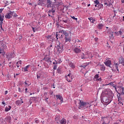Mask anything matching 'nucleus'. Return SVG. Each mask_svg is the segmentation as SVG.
<instances>
[{
	"label": "nucleus",
	"mask_w": 124,
	"mask_h": 124,
	"mask_svg": "<svg viewBox=\"0 0 124 124\" xmlns=\"http://www.w3.org/2000/svg\"><path fill=\"white\" fill-rule=\"evenodd\" d=\"M98 7L99 8V9H101V8H103V4H99Z\"/></svg>",
	"instance_id": "obj_34"
},
{
	"label": "nucleus",
	"mask_w": 124,
	"mask_h": 124,
	"mask_svg": "<svg viewBox=\"0 0 124 124\" xmlns=\"http://www.w3.org/2000/svg\"><path fill=\"white\" fill-rule=\"evenodd\" d=\"M98 66L100 67V70L102 71H104V70H105V66H104V64H98Z\"/></svg>",
	"instance_id": "obj_15"
},
{
	"label": "nucleus",
	"mask_w": 124,
	"mask_h": 124,
	"mask_svg": "<svg viewBox=\"0 0 124 124\" xmlns=\"http://www.w3.org/2000/svg\"><path fill=\"white\" fill-rule=\"evenodd\" d=\"M50 94H53V92H50Z\"/></svg>",
	"instance_id": "obj_61"
},
{
	"label": "nucleus",
	"mask_w": 124,
	"mask_h": 124,
	"mask_svg": "<svg viewBox=\"0 0 124 124\" xmlns=\"http://www.w3.org/2000/svg\"><path fill=\"white\" fill-rule=\"evenodd\" d=\"M122 2L124 3V0H122Z\"/></svg>",
	"instance_id": "obj_63"
},
{
	"label": "nucleus",
	"mask_w": 124,
	"mask_h": 124,
	"mask_svg": "<svg viewBox=\"0 0 124 124\" xmlns=\"http://www.w3.org/2000/svg\"><path fill=\"white\" fill-rule=\"evenodd\" d=\"M101 3L104 2V5H106V6H108L110 7V6H112V1L111 0H100Z\"/></svg>",
	"instance_id": "obj_5"
},
{
	"label": "nucleus",
	"mask_w": 124,
	"mask_h": 124,
	"mask_svg": "<svg viewBox=\"0 0 124 124\" xmlns=\"http://www.w3.org/2000/svg\"><path fill=\"white\" fill-rule=\"evenodd\" d=\"M63 22H64L65 23H68V20L66 19V20H63Z\"/></svg>",
	"instance_id": "obj_49"
},
{
	"label": "nucleus",
	"mask_w": 124,
	"mask_h": 124,
	"mask_svg": "<svg viewBox=\"0 0 124 124\" xmlns=\"http://www.w3.org/2000/svg\"><path fill=\"white\" fill-rule=\"evenodd\" d=\"M56 97L57 98V99L61 100V103H62V102H63V100L62 99V97L61 95H57Z\"/></svg>",
	"instance_id": "obj_19"
},
{
	"label": "nucleus",
	"mask_w": 124,
	"mask_h": 124,
	"mask_svg": "<svg viewBox=\"0 0 124 124\" xmlns=\"http://www.w3.org/2000/svg\"><path fill=\"white\" fill-rule=\"evenodd\" d=\"M113 33H114L113 32H110V34L111 35L109 36V38H110V39H114V35L113 34Z\"/></svg>",
	"instance_id": "obj_32"
},
{
	"label": "nucleus",
	"mask_w": 124,
	"mask_h": 124,
	"mask_svg": "<svg viewBox=\"0 0 124 124\" xmlns=\"http://www.w3.org/2000/svg\"><path fill=\"white\" fill-rule=\"evenodd\" d=\"M63 31H59V32L56 33V38L57 39H62V33H63Z\"/></svg>",
	"instance_id": "obj_7"
},
{
	"label": "nucleus",
	"mask_w": 124,
	"mask_h": 124,
	"mask_svg": "<svg viewBox=\"0 0 124 124\" xmlns=\"http://www.w3.org/2000/svg\"><path fill=\"white\" fill-rule=\"evenodd\" d=\"M7 93H8V91H5V94H7Z\"/></svg>",
	"instance_id": "obj_56"
},
{
	"label": "nucleus",
	"mask_w": 124,
	"mask_h": 124,
	"mask_svg": "<svg viewBox=\"0 0 124 124\" xmlns=\"http://www.w3.org/2000/svg\"><path fill=\"white\" fill-rule=\"evenodd\" d=\"M30 65H28L27 66H26L24 68H23L22 69V70L23 71H24L25 72H26V71H28V68H29V67H30Z\"/></svg>",
	"instance_id": "obj_27"
},
{
	"label": "nucleus",
	"mask_w": 124,
	"mask_h": 124,
	"mask_svg": "<svg viewBox=\"0 0 124 124\" xmlns=\"http://www.w3.org/2000/svg\"><path fill=\"white\" fill-rule=\"evenodd\" d=\"M65 78L67 82H72V80H73V77L71 76V74H69L67 76H66Z\"/></svg>",
	"instance_id": "obj_11"
},
{
	"label": "nucleus",
	"mask_w": 124,
	"mask_h": 124,
	"mask_svg": "<svg viewBox=\"0 0 124 124\" xmlns=\"http://www.w3.org/2000/svg\"><path fill=\"white\" fill-rule=\"evenodd\" d=\"M94 40H95V41H98V38H97V37L95 38Z\"/></svg>",
	"instance_id": "obj_51"
},
{
	"label": "nucleus",
	"mask_w": 124,
	"mask_h": 124,
	"mask_svg": "<svg viewBox=\"0 0 124 124\" xmlns=\"http://www.w3.org/2000/svg\"><path fill=\"white\" fill-rule=\"evenodd\" d=\"M115 67L116 68V69H117V70H119V69H118V63H115Z\"/></svg>",
	"instance_id": "obj_48"
},
{
	"label": "nucleus",
	"mask_w": 124,
	"mask_h": 124,
	"mask_svg": "<svg viewBox=\"0 0 124 124\" xmlns=\"http://www.w3.org/2000/svg\"><path fill=\"white\" fill-rule=\"evenodd\" d=\"M95 4H99V1H98V0H95L94 1Z\"/></svg>",
	"instance_id": "obj_36"
},
{
	"label": "nucleus",
	"mask_w": 124,
	"mask_h": 124,
	"mask_svg": "<svg viewBox=\"0 0 124 124\" xmlns=\"http://www.w3.org/2000/svg\"><path fill=\"white\" fill-rule=\"evenodd\" d=\"M101 121L103 122L102 124H108L110 123L109 120V117H103L101 118Z\"/></svg>",
	"instance_id": "obj_6"
},
{
	"label": "nucleus",
	"mask_w": 124,
	"mask_h": 124,
	"mask_svg": "<svg viewBox=\"0 0 124 124\" xmlns=\"http://www.w3.org/2000/svg\"><path fill=\"white\" fill-rule=\"evenodd\" d=\"M32 29L33 32H35V30H34L35 28L34 27H32Z\"/></svg>",
	"instance_id": "obj_50"
},
{
	"label": "nucleus",
	"mask_w": 124,
	"mask_h": 124,
	"mask_svg": "<svg viewBox=\"0 0 124 124\" xmlns=\"http://www.w3.org/2000/svg\"><path fill=\"white\" fill-rule=\"evenodd\" d=\"M81 59H86V55L84 54V53H82L81 54Z\"/></svg>",
	"instance_id": "obj_35"
},
{
	"label": "nucleus",
	"mask_w": 124,
	"mask_h": 124,
	"mask_svg": "<svg viewBox=\"0 0 124 124\" xmlns=\"http://www.w3.org/2000/svg\"><path fill=\"white\" fill-rule=\"evenodd\" d=\"M119 62L120 63H124V58L122 57L119 58Z\"/></svg>",
	"instance_id": "obj_28"
},
{
	"label": "nucleus",
	"mask_w": 124,
	"mask_h": 124,
	"mask_svg": "<svg viewBox=\"0 0 124 124\" xmlns=\"http://www.w3.org/2000/svg\"><path fill=\"white\" fill-rule=\"evenodd\" d=\"M5 120L7 122V123H11V118L10 117H8L5 118Z\"/></svg>",
	"instance_id": "obj_31"
},
{
	"label": "nucleus",
	"mask_w": 124,
	"mask_h": 124,
	"mask_svg": "<svg viewBox=\"0 0 124 124\" xmlns=\"http://www.w3.org/2000/svg\"><path fill=\"white\" fill-rule=\"evenodd\" d=\"M22 103H24V101L22 100V99H20V100H17L16 101V104L19 106V105H21Z\"/></svg>",
	"instance_id": "obj_13"
},
{
	"label": "nucleus",
	"mask_w": 124,
	"mask_h": 124,
	"mask_svg": "<svg viewBox=\"0 0 124 124\" xmlns=\"http://www.w3.org/2000/svg\"><path fill=\"white\" fill-rule=\"evenodd\" d=\"M47 92H45L44 93V95H47Z\"/></svg>",
	"instance_id": "obj_58"
},
{
	"label": "nucleus",
	"mask_w": 124,
	"mask_h": 124,
	"mask_svg": "<svg viewBox=\"0 0 124 124\" xmlns=\"http://www.w3.org/2000/svg\"><path fill=\"white\" fill-rule=\"evenodd\" d=\"M97 28H98V29H99V30L102 29V28H103V24H102L101 23L98 24V26H97Z\"/></svg>",
	"instance_id": "obj_29"
},
{
	"label": "nucleus",
	"mask_w": 124,
	"mask_h": 124,
	"mask_svg": "<svg viewBox=\"0 0 124 124\" xmlns=\"http://www.w3.org/2000/svg\"><path fill=\"white\" fill-rule=\"evenodd\" d=\"M53 64H57V62H53Z\"/></svg>",
	"instance_id": "obj_60"
},
{
	"label": "nucleus",
	"mask_w": 124,
	"mask_h": 124,
	"mask_svg": "<svg viewBox=\"0 0 124 124\" xmlns=\"http://www.w3.org/2000/svg\"><path fill=\"white\" fill-rule=\"evenodd\" d=\"M114 33L116 34V35L119 36V35H122V33H123V32L122 31V30L119 31L117 32H115Z\"/></svg>",
	"instance_id": "obj_25"
},
{
	"label": "nucleus",
	"mask_w": 124,
	"mask_h": 124,
	"mask_svg": "<svg viewBox=\"0 0 124 124\" xmlns=\"http://www.w3.org/2000/svg\"><path fill=\"white\" fill-rule=\"evenodd\" d=\"M57 65H55L54 66L53 69H54V70H56V69H57Z\"/></svg>",
	"instance_id": "obj_45"
},
{
	"label": "nucleus",
	"mask_w": 124,
	"mask_h": 124,
	"mask_svg": "<svg viewBox=\"0 0 124 124\" xmlns=\"http://www.w3.org/2000/svg\"><path fill=\"white\" fill-rule=\"evenodd\" d=\"M45 100H46V102H48V100H47L48 97L45 96Z\"/></svg>",
	"instance_id": "obj_47"
},
{
	"label": "nucleus",
	"mask_w": 124,
	"mask_h": 124,
	"mask_svg": "<svg viewBox=\"0 0 124 124\" xmlns=\"http://www.w3.org/2000/svg\"><path fill=\"white\" fill-rule=\"evenodd\" d=\"M88 19L90 21L91 23L93 24L95 22V18L93 17H89Z\"/></svg>",
	"instance_id": "obj_21"
},
{
	"label": "nucleus",
	"mask_w": 124,
	"mask_h": 124,
	"mask_svg": "<svg viewBox=\"0 0 124 124\" xmlns=\"http://www.w3.org/2000/svg\"><path fill=\"white\" fill-rule=\"evenodd\" d=\"M19 74H16L14 75V78H16V76H17V75H19Z\"/></svg>",
	"instance_id": "obj_52"
},
{
	"label": "nucleus",
	"mask_w": 124,
	"mask_h": 124,
	"mask_svg": "<svg viewBox=\"0 0 124 124\" xmlns=\"http://www.w3.org/2000/svg\"><path fill=\"white\" fill-rule=\"evenodd\" d=\"M16 66L17 68H19V67H22V61H19L16 62Z\"/></svg>",
	"instance_id": "obj_17"
},
{
	"label": "nucleus",
	"mask_w": 124,
	"mask_h": 124,
	"mask_svg": "<svg viewBox=\"0 0 124 124\" xmlns=\"http://www.w3.org/2000/svg\"><path fill=\"white\" fill-rule=\"evenodd\" d=\"M52 4V1L51 0H47V7H51Z\"/></svg>",
	"instance_id": "obj_22"
},
{
	"label": "nucleus",
	"mask_w": 124,
	"mask_h": 124,
	"mask_svg": "<svg viewBox=\"0 0 124 124\" xmlns=\"http://www.w3.org/2000/svg\"><path fill=\"white\" fill-rule=\"evenodd\" d=\"M57 72L59 74H62V70H61V69H57Z\"/></svg>",
	"instance_id": "obj_37"
},
{
	"label": "nucleus",
	"mask_w": 124,
	"mask_h": 124,
	"mask_svg": "<svg viewBox=\"0 0 124 124\" xmlns=\"http://www.w3.org/2000/svg\"><path fill=\"white\" fill-rule=\"evenodd\" d=\"M10 58H11L12 59V58H14V54L13 53H11V54H10Z\"/></svg>",
	"instance_id": "obj_39"
},
{
	"label": "nucleus",
	"mask_w": 124,
	"mask_h": 124,
	"mask_svg": "<svg viewBox=\"0 0 124 124\" xmlns=\"http://www.w3.org/2000/svg\"><path fill=\"white\" fill-rule=\"evenodd\" d=\"M46 62H52V61H51V57L48 56L46 58H44Z\"/></svg>",
	"instance_id": "obj_20"
},
{
	"label": "nucleus",
	"mask_w": 124,
	"mask_h": 124,
	"mask_svg": "<svg viewBox=\"0 0 124 124\" xmlns=\"http://www.w3.org/2000/svg\"><path fill=\"white\" fill-rule=\"evenodd\" d=\"M96 81H97V82L101 81V78H97Z\"/></svg>",
	"instance_id": "obj_41"
},
{
	"label": "nucleus",
	"mask_w": 124,
	"mask_h": 124,
	"mask_svg": "<svg viewBox=\"0 0 124 124\" xmlns=\"http://www.w3.org/2000/svg\"><path fill=\"white\" fill-rule=\"evenodd\" d=\"M0 48H2V49H6L7 48V46H6V43H5L4 41H0Z\"/></svg>",
	"instance_id": "obj_12"
},
{
	"label": "nucleus",
	"mask_w": 124,
	"mask_h": 124,
	"mask_svg": "<svg viewBox=\"0 0 124 124\" xmlns=\"http://www.w3.org/2000/svg\"><path fill=\"white\" fill-rule=\"evenodd\" d=\"M0 27L1 30H2V21H3V17L1 16H0Z\"/></svg>",
	"instance_id": "obj_16"
},
{
	"label": "nucleus",
	"mask_w": 124,
	"mask_h": 124,
	"mask_svg": "<svg viewBox=\"0 0 124 124\" xmlns=\"http://www.w3.org/2000/svg\"><path fill=\"white\" fill-rule=\"evenodd\" d=\"M24 124H29V123H26Z\"/></svg>",
	"instance_id": "obj_64"
},
{
	"label": "nucleus",
	"mask_w": 124,
	"mask_h": 124,
	"mask_svg": "<svg viewBox=\"0 0 124 124\" xmlns=\"http://www.w3.org/2000/svg\"><path fill=\"white\" fill-rule=\"evenodd\" d=\"M28 91V88L25 89V93H27V92Z\"/></svg>",
	"instance_id": "obj_59"
},
{
	"label": "nucleus",
	"mask_w": 124,
	"mask_h": 124,
	"mask_svg": "<svg viewBox=\"0 0 124 124\" xmlns=\"http://www.w3.org/2000/svg\"><path fill=\"white\" fill-rule=\"evenodd\" d=\"M37 78L38 79H39V78H40V76H39L38 74H37Z\"/></svg>",
	"instance_id": "obj_57"
},
{
	"label": "nucleus",
	"mask_w": 124,
	"mask_h": 124,
	"mask_svg": "<svg viewBox=\"0 0 124 124\" xmlns=\"http://www.w3.org/2000/svg\"><path fill=\"white\" fill-rule=\"evenodd\" d=\"M3 11V9H0V13H1Z\"/></svg>",
	"instance_id": "obj_54"
},
{
	"label": "nucleus",
	"mask_w": 124,
	"mask_h": 124,
	"mask_svg": "<svg viewBox=\"0 0 124 124\" xmlns=\"http://www.w3.org/2000/svg\"><path fill=\"white\" fill-rule=\"evenodd\" d=\"M99 77V76H98V74H96L95 75L94 78H95V79H98Z\"/></svg>",
	"instance_id": "obj_38"
},
{
	"label": "nucleus",
	"mask_w": 124,
	"mask_h": 124,
	"mask_svg": "<svg viewBox=\"0 0 124 124\" xmlns=\"http://www.w3.org/2000/svg\"><path fill=\"white\" fill-rule=\"evenodd\" d=\"M11 109V106H8V107H6L5 108V112H8V111H10Z\"/></svg>",
	"instance_id": "obj_24"
},
{
	"label": "nucleus",
	"mask_w": 124,
	"mask_h": 124,
	"mask_svg": "<svg viewBox=\"0 0 124 124\" xmlns=\"http://www.w3.org/2000/svg\"><path fill=\"white\" fill-rule=\"evenodd\" d=\"M14 16V17H17L18 15L16 13H15V12H14V16Z\"/></svg>",
	"instance_id": "obj_42"
},
{
	"label": "nucleus",
	"mask_w": 124,
	"mask_h": 124,
	"mask_svg": "<svg viewBox=\"0 0 124 124\" xmlns=\"http://www.w3.org/2000/svg\"><path fill=\"white\" fill-rule=\"evenodd\" d=\"M7 5H8V4H11V3H15V1H13V0H9L8 1H6V3Z\"/></svg>",
	"instance_id": "obj_26"
},
{
	"label": "nucleus",
	"mask_w": 124,
	"mask_h": 124,
	"mask_svg": "<svg viewBox=\"0 0 124 124\" xmlns=\"http://www.w3.org/2000/svg\"><path fill=\"white\" fill-rule=\"evenodd\" d=\"M69 66H70V67H71L72 68H74V67H75V65L72 62L69 63Z\"/></svg>",
	"instance_id": "obj_33"
},
{
	"label": "nucleus",
	"mask_w": 124,
	"mask_h": 124,
	"mask_svg": "<svg viewBox=\"0 0 124 124\" xmlns=\"http://www.w3.org/2000/svg\"><path fill=\"white\" fill-rule=\"evenodd\" d=\"M57 51L58 54L62 53L63 51V45L62 43H59L57 46Z\"/></svg>",
	"instance_id": "obj_4"
},
{
	"label": "nucleus",
	"mask_w": 124,
	"mask_h": 124,
	"mask_svg": "<svg viewBox=\"0 0 124 124\" xmlns=\"http://www.w3.org/2000/svg\"><path fill=\"white\" fill-rule=\"evenodd\" d=\"M56 62V63H61L62 61V59L59 58V59H56L55 60Z\"/></svg>",
	"instance_id": "obj_30"
},
{
	"label": "nucleus",
	"mask_w": 124,
	"mask_h": 124,
	"mask_svg": "<svg viewBox=\"0 0 124 124\" xmlns=\"http://www.w3.org/2000/svg\"><path fill=\"white\" fill-rule=\"evenodd\" d=\"M2 104H3V105L5 106V102H4V101H3L2 102Z\"/></svg>",
	"instance_id": "obj_55"
},
{
	"label": "nucleus",
	"mask_w": 124,
	"mask_h": 124,
	"mask_svg": "<svg viewBox=\"0 0 124 124\" xmlns=\"http://www.w3.org/2000/svg\"><path fill=\"white\" fill-rule=\"evenodd\" d=\"M115 90H118L117 91L118 93L119 94H124V87H118L116 88L115 87Z\"/></svg>",
	"instance_id": "obj_8"
},
{
	"label": "nucleus",
	"mask_w": 124,
	"mask_h": 124,
	"mask_svg": "<svg viewBox=\"0 0 124 124\" xmlns=\"http://www.w3.org/2000/svg\"><path fill=\"white\" fill-rule=\"evenodd\" d=\"M49 12H52V13H55V10H54V9L52 8V10H50L49 11Z\"/></svg>",
	"instance_id": "obj_40"
},
{
	"label": "nucleus",
	"mask_w": 124,
	"mask_h": 124,
	"mask_svg": "<svg viewBox=\"0 0 124 124\" xmlns=\"http://www.w3.org/2000/svg\"><path fill=\"white\" fill-rule=\"evenodd\" d=\"M82 51V50H81V49L76 47L74 49V53H76V54H79V53H81V52Z\"/></svg>",
	"instance_id": "obj_14"
},
{
	"label": "nucleus",
	"mask_w": 124,
	"mask_h": 124,
	"mask_svg": "<svg viewBox=\"0 0 124 124\" xmlns=\"http://www.w3.org/2000/svg\"><path fill=\"white\" fill-rule=\"evenodd\" d=\"M72 19H73L74 20H76V21H77L78 18H76L75 16H72Z\"/></svg>",
	"instance_id": "obj_44"
},
{
	"label": "nucleus",
	"mask_w": 124,
	"mask_h": 124,
	"mask_svg": "<svg viewBox=\"0 0 124 124\" xmlns=\"http://www.w3.org/2000/svg\"><path fill=\"white\" fill-rule=\"evenodd\" d=\"M46 38H47V39H51V36L48 35V36L46 37Z\"/></svg>",
	"instance_id": "obj_46"
},
{
	"label": "nucleus",
	"mask_w": 124,
	"mask_h": 124,
	"mask_svg": "<svg viewBox=\"0 0 124 124\" xmlns=\"http://www.w3.org/2000/svg\"><path fill=\"white\" fill-rule=\"evenodd\" d=\"M61 124H66V119L64 118H62L61 121H60Z\"/></svg>",
	"instance_id": "obj_23"
},
{
	"label": "nucleus",
	"mask_w": 124,
	"mask_h": 124,
	"mask_svg": "<svg viewBox=\"0 0 124 124\" xmlns=\"http://www.w3.org/2000/svg\"><path fill=\"white\" fill-rule=\"evenodd\" d=\"M119 103H120V104H122V105H123V103L122 102H120Z\"/></svg>",
	"instance_id": "obj_62"
},
{
	"label": "nucleus",
	"mask_w": 124,
	"mask_h": 124,
	"mask_svg": "<svg viewBox=\"0 0 124 124\" xmlns=\"http://www.w3.org/2000/svg\"><path fill=\"white\" fill-rule=\"evenodd\" d=\"M5 49H3L1 47H0V55H1L2 56H4V55L5 54V52H4V50Z\"/></svg>",
	"instance_id": "obj_18"
},
{
	"label": "nucleus",
	"mask_w": 124,
	"mask_h": 124,
	"mask_svg": "<svg viewBox=\"0 0 124 124\" xmlns=\"http://www.w3.org/2000/svg\"><path fill=\"white\" fill-rule=\"evenodd\" d=\"M113 97H114V94H113V93H112L109 89H108L105 92V94L104 96L102 97V100L105 103H108V104H109L111 103L113 100Z\"/></svg>",
	"instance_id": "obj_1"
},
{
	"label": "nucleus",
	"mask_w": 124,
	"mask_h": 124,
	"mask_svg": "<svg viewBox=\"0 0 124 124\" xmlns=\"http://www.w3.org/2000/svg\"><path fill=\"white\" fill-rule=\"evenodd\" d=\"M18 92H19V93H22V91H21V88H20V87L18 88Z\"/></svg>",
	"instance_id": "obj_53"
},
{
	"label": "nucleus",
	"mask_w": 124,
	"mask_h": 124,
	"mask_svg": "<svg viewBox=\"0 0 124 124\" xmlns=\"http://www.w3.org/2000/svg\"><path fill=\"white\" fill-rule=\"evenodd\" d=\"M64 34L65 42H70L71 41V32L68 33L66 31H62Z\"/></svg>",
	"instance_id": "obj_3"
},
{
	"label": "nucleus",
	"mask_w": 124,
	"mask_h": 124,
	"mask_svg": "<svg viewBox=\"0 0 124 124\" xmlns=\"http://www.w3.org/2000/svg\"><path fill=\"white\" fill-rule=\"evenodd\" d=\"M87 65H88L87 63H84L83 65H82V67H86L87 66Z\"/></svg>",
	"instance_id": "obj_43"
},
{
	"label": "nucleus",
	"mask_w": 124,
	"mask_h": 124,
	"mask_svg": "<svg viewBox=\"0 0 124 124\" xmlns=\"http://www.w3.org/2000/svg\"><path fill=\"white\" fill-rule=\"evenodd\" d=\"M14 15V11H10L9 13H7L5 16L6 19H10L12 18V16Z\"/></svg>",
	"instance_id": "obj_9"
},
{
	"label": "nucleus",
	"mask_w": 124,
	"mask_h": 124,
	"mask_svg": "<svg viewBox=\"0 0 124 124\" xmlns=\"http://www.w3.org/2000/svg\"><path fill=\"white\" fill-rule=\"evenodd\" d=\"M79 109H87V108H91L92 105L90 104V103L88 102H84L79 100Z\"/></svg>",
	"instance_id": "obj_2"
},
{
	"label": "nucleus",
	"mask_w": 124,
	"mask_h": 124,
	"mask_svg": "<svg viewBox=\"0 0 124 124\" xmlns=\"http://www.w3.org/2000/svg\"><path fill=\"white\" fill-rule=\"evenodd\" d=\"M104 63L106 65V66H108V67H111V65L112 64L111 61L109 60V58H107Z\"/></svg>",
	"instance_id": "obj_10"
}]
</instances>
